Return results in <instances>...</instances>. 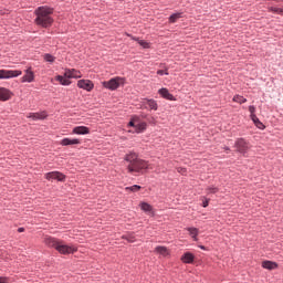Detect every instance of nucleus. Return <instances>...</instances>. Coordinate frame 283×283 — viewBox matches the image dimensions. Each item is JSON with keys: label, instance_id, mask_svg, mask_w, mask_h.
Here are the masks:
<instances>
[{"label": "nucleus", "instance_id": "16", "mask_svg": "<svg viewBox=\"0 0 283 283\" xmlns=\"http://www.w3.org/2000/svg\"><path fill=\"white\" fill-rule=\"evenodd\" d=\"M147 129V123L140 122L139 118H137V123L135 124V132L136 134H143Z\"/></svg>", "mask_w": 283, "mask_h": 283}, {"label": "nucleus", "instance_id": "23", "mask_svg": "<svg viewBox=\"0 0 283 283\" xmlns=\"http://www.w3.org/2000/svg\"><path fill=\"white\" fill-rule=\"evenodd\" d=\"M133 41H137V43H139V45L142 48H144V50H149L150 48V44L149 42L145 41V40H140L139 38H135V36H132Z\"/></svg>", "mask_w": 283, "mask_h": 283}, {"label": "nucleus", "instance_id": "30", "mask_svg": "<svg viewBox=\"0 0 283 283\" xmlns=\"http://www.w3.org/2000/svg\"><path fill=\"white\" fill-rule=\"evenodd\" d=\"M126 191H133V192L140 191V186L134 185L132 187H126Z\"/></svg>", "mask_w": 283, "mask_h": 283}, {"label": "nucleus", "instance_id": "20", "mask_svg": "<svg viewBox=\"0 0 283 283\" xmlns=\"http://www.w3.org/2000/svg\"><path fill=\"white\" fill-rule=\"evenodd\" d=\"M262 268L266 269L268 271H273V270L277 269V263H275L273 261H263Z\"/></svg>", "mask_w": 283, "mask_h": 283}, {"label": "nucleus", "instance_id": "19", "mask_svg": "<svg viewBox=\"0 0 283 283\" xmlns=\"http://www.w3.org/2000/svg\"><path fill=\"white\" fill-rule=\"evenodd\" d=\"M155 253L163 255V258H167V255H169V249H167V247L158 245L155 248Z\"/></svg>", "mask_w": 283, "mask_h": 283}, {"label": "nucleus", "instance_id": "11", "mask_svg": "<svg viewBox=\"0 0 283 283\" xmlns=\"http://www.w3.org/2000/svg\"><path fill=\"white\" fill-rule=\"evenodd\" d=\"M142 105L145 109H154V112L158 111V103L155 99H144Z\"/></svg>", "mask_w": 283, "mask_h": 283}, {"label": "nucleus", "instance_id": "28", "mask_svg": "<svg viewBox=\"0 0 283 283\" xmlns=\"http://www.w3.org/2000/svg\"><path fill=\"white\" fill-rule=\"evenodd\" d=\"M233 102L242 105V103H247V98H244L242 95H234Z\"/></svg>", "mask_w": 283, "mask_h": 283}, {"label": "nucleus", "instance_id": "17", "mask_svg": "<svg viewBox=\"0 0 283 283\" xmlns=\"http://www.w3.org/2000/svg\"><path fill=\"white\" fill-rule=\"evenodd\" d=\"M196 259V256L193 255V253L191 252H186L182 256H181V262H184V264H191L193 263V260Z\"/></svg>", "mask_w": 283, "mask_h": 283}, {"label": "nucleus", "instance_id": "38", "mask_svg": "<svg viewBox=\"0 0 283 283\" xmlns=\"http://www.w3.org/2000/svg\"><path fill=\"white\" fill-rule=\"evenodd\" d=\"M23 231H25V228H19V229H18V232H19V233H23Z\"/></svg>", "mask_w": 283, "mask_h": 283}, {"label": "nucleus", "instance_id": "36", "mask_svg": "<svg viewBox=\"0 0 283 283\" xmlns=\"http://www.w3.org/2000/svg\"><path fill=\"white\" fill-rule=\"evenodd\" d=\"M8 282H10V279L6 276H0V283H8Z\"/></svg>", "mask_w": 283, "mask_h": 283}, {"label": "nucleus", "instance_id": "32", "mask_svg": "<svg viewBox=\"0 0 283 283\" xmlns=\"http://www.w3.org/2000/svg\"><path fill=\"white\" fill-rule=\"evenodd\" d=\"M157 74H158L159 76H164V74H165L166 76H169V72H167V70H159V71H157Z\"/></svg>", "mask_w": 283, "mask_h": 283}, {"label": "nucleus", "instance_id": "8", "mask_svg": "<svg viewBox=\"0 0 283 283\" xmlns=\"http://www.w3.org/2000/svg\"><path fill=\"white\" fill-rule=\"evenodd\" d=\"M46 180H59V182L65 181V175L59 171H51L45 174Z\"/></svg>", "mask_w": 283, "mask_h": 283}, {"label": "nucleus", "instance_id": "26", "mask_svg": "<svg viewBox=\"0 0 283 283\" xmlns=\"http://www.w3.org/2000/svg\"><path fill=\"white\" fill-rule=\"evenodd\" d=\"M182 18V13H175L169 17V23H176L178 19Z\"/></svg>", "mask_w": 283, "mask_h": 283}, {"label": "nucleus", "instance_id": "9", "mask_svg": "<svg viewBox=\"0 0 283 283\" xmlns=\"http://www.w3.org/2000/svg\"><path fill=\"white\" fill-rule=\"evenodd\" d=\"M21 83H34V71H32V67L24 71V75L21 77Z\"/></svg>", "mask_w": 283, "mask_h": 283}, {"label": "nucleus", "instance_id": "39", "mask_svg": "<svg viewBox=\"0 0 283 283\" xmlns=\"http://www.w3.org/2000/svg\"><path fill=\"white\" fill-rule=\"evenodd\" d=\"M199 249H201L202 251H207V248L205 245H199Z\"/></svg>", "mask_w": 283, "mask_h": 283}, {"label": "nucleus", "instance_id": "14", "mask_svg": "<svg viewBox=\"0 0 283 283\" xmlns=\"http://www.w3.org/2000/svg\"><path fill=\"white\" fill-rule=\"evenodd\" d=\"M60 145H62V147H67L70 145H81V139H70V138H63L61 142H60Z\"/></svg>", "mask_w": 283, "mask_h": 283}, {"label": "nucleus", "instance_id": "2", "mask_svg": "<svg viewBox=\"0 0 283 283\" xmlns=\"http://www.w3.org/2000/svg\"><path fill=\"white\" fill-rule=\"evenodd\" d=\"M44 244L46 247H50V249H55V251H59L61 255H70L78 251V248H76V245H69L65 243V241L52 237H46L44 239Z\"/></svg>", "mask_w": 283, "mask_h": 283}, {"label": "nucleus", "instance_id": "10", "mask_svg": "<svg viewBox=\"0 0 283 283\" xmlns=\"http://www.w3.org/2000/svg\"><path fill=\"white\" fill-rule=\"evenodd\" d=\"M77 87L81 90H86V92H92L94 90V83L90 80H80L77 82Z\"/></svg>", "mask_w": 283, "mask_h": 283}, {"label": "nucleus", "instance_id": "13", "mask_svg": "<svg viewBox=\"0 0 283 283\" xmlns=\"http://www.w3.org/2000/svg\"><path fill=\"white\" fill-rule=\"evenodd\" d=\"M72 134H76L77 136H85L90 134V128H87V126H77L73 128Z\"/></svg>", "mask_w": 283, "mask_h": 283}, {"label": "nucleus", "instance_id": "33", "mask_svg": "<svg viewBox=\"0 0 283 283\" xmlns=\"http://www.w3.org/2000/svg\"><path fill=\"white\" fill-rule=\"evenodd\" d=\"M124 239L127 240L128 242H136V239L132 234L124 237Z\"/></svg>", "mask_w": 283, "mask_h": 283}, {"label": "nucleus", "instance_id": "34", "mask_svg": "<svg viewBox=\"0 0 283 283\" xmlns=\"http://www.w3.org/2000/svg\"><path fill=\"white\" fill-rule=\"evenodd\" d=\"M250 116L255 115V106H249Z\"/></svg>", "mask_w": 283, "mask_h": 283}, {"label": "nucleus", "instance_id": "24", "mask_svg": "<svg viewBox=\"0 0 283 283\" xmlns=\"http://www.w3.org/2000/svg\"><path fill=\"white\" fill-rule=\"evenodd\" d=\"M251 120H253L254 125L259 128V129H264V124L262 122H260V118H258L256 115H250Z\"/></svg>", "mask_w": 283, "mask_h": 283}, {"label": "nucleus", "instance_id": "15", "mask_svg": "<svg viewBox=\"0 0 283 283\" xmlns=\"http://www.w3.org/2000/svg\"><path fill=\"white\" fill-rule=\"evenodd\" d=\"M28 118H32L33 120H45L48 118V114L45 112L42 113H30Z\"/></svg>", "mask_w": 283, "mask_h": 283}, {"label": "nucleus", "instance_id": "29", "mask_svg": "<svg viewBox=\"0 0 283 283\" xmlns=\"http://www.w3.org/2000/svg\"><path fill=\"white\" fill-rule=\"evenodd\" d=\"M71 75H72V78H81L83 76L81 74V71H76L75 69H71Z\"/></svg>", "mask_w": 283, "mask_h": 283}, {"label": "nucleus", "instance_id": "4", "mask_svg": "<svg viewBox=\"0 0 283 283\" xmlns=\"http://www.w3.org/2000/svg\"><path fill=\"white\" fill-rule=\"evenodd\" d=\"M103 87L106 90H111V92H114L115 90L119 88L120 85H125V78L124 77H113L109 81L102 82Z\"/></svg>", "mask_w": 283, "mask_h": 283}, {"label": "nucleus", "instance_id": "3", "mask_svg": "<svg viewBox=\"0 0 283 283\" xmlns=\"http://www.w3.org/2000/svg\"><path fill=\"white\" fill-rule=\"evenodd\" d=\"M128 174H140L143 169H149V164L140 158L136 153H129L125 156Z\"/></svg>", "mask_w": 283, "mask_h": 283}, {"label": "nucleus", "instance_id": "37", "mask_svg": "<svg viewBox=\"0 0 283 283\" xmlns=\"http://www.w3.org/2000/svg\"><path fill=\"white\" fill-rule=\"evenodd\" d=\"M202 207H209V200L203 201Z\"/></svg>", "mask_w": 283, "mask_h": 283}, {"label": "nucleus", "instance_id": "12", "mask_svg": "<svg viewBox=\"0 0 283 283\" xmlns=\"http://www.w3.org/2000/svg\"><path fill=\"white\" fill-rule=\"evenodd\" d=\"M13 94L10 90L6 87H0V101L6 102L12 98Z\"/></svg>", "mask_w": 283, "mask_h": 283}, {"label": "nucleus", "instance_id": "31", "mask_svg": "<svg viewBox=\"0 0 283 283\" xmlns=\"http://www.w3.org/2000/svg\"><path fill=\"white\" fill-rule=\"evenodd\" d=\"M138 123V117H134L129 123L128 127H134L136 129V124Z\"/></svg>", "mask_w": 283, "mask_h": 283}, {"label": "nucleus", "instance_id": "18", "mask_svg": "<svg viewBox=\"0 0 283 283\" xmlns=\"http://www.w3.org/2000/svg\"><path fill=\"white\" fill-rule=\"evenodd\" d=\"M158 94H160L163 98H166V101H175L174 96L171 95V93H169V90L167 88H160L158 91Z\"/></svg>", "mask_w": 283, "mask_h": 283}, {"label": "nucleus", "instance_id": "5", "mask_svg": "<svg viewBox=\"0 0 283 283\" xmlns=\"http://www.w3.org/2000/svg\"><path fill=\"white\" fill-rule=\"evenodd\" d=\"M67 78H72V69L71 70L70 69L65 70L64 76H62V75L55 76V81H59V83L61 85H65V86L72 85V81H70Z\"/></svg>", "mask_w": 283, "mask_h": 283}, {"label": "nucleus", "instance_id": "6", "mask_svg": "<svg viewBox=\"0 0 283 283\" xmlns=\"http://www.w3.org/2000/svg\"><path fill=\"white\" fill-rule=\"evenodd\" d=\"M234 147L237 148V151L243 156L247 154V151H249V143L242 138L237 139Z\"/></svg>", "mask_w": 283, "mask_h": 283}, {"label": "nucleus", "instance_id": "22", "mask_svg": "<svg viewBox=\"0 0 283 283\" xmlns=\"http://www.w3.org/2000/svg\"><path fill=\"white\" fill-rule=\"evenodd\" d=\"M187 231L189 232V235H191L192 240L198 242V234L200 233V230H198V228H187Z\"/></svg>", "mask_w": 283, "mask_h": 283}, {"label": "nucleus", "instance_id": "35", "mask_svg": "<svg viewBox=\"0 0 283 283\" xmlns=\"http://www.w3.org/2000/svg\"><path fill=\"white\" fill-rule=\"evenodd\" d=\"M209 193H218V188L217 187H212L208 189Z\"/></svg>", "mask_w": 283, "mask_h": 283}, {"label": "nucleus", "instance_id": "7", "mask_svg": "<svg viewBox=\"0 0 283 283\" xmlns=\"http://www.w3.org/2000/svg\"><path fill=\"white\" fill-rule=\"evenodd\" d=\"M23 72L15 70V71H9V70H0V78H17V76H21Z\"/></svg>", "mask_w": 283, "mask_h": 283}, {"label": "nucleus", "instance_id": "40", "mask_svg": "<svg viewBox=\"0 0 283 283\" xmlns=\"http://www.w3.org/2000/svg\"><path fill=\"white\" fill-rule=\"evenodd\" d=\"M226 151H229V148H226Z\"/></svg>", "mask_w": 283, "mask_h": 283}, {"label": "nucleus", "instance_id": "27", "mask_svg": "<svg viewBox=\"0 0 283 283\" xmlns=\"http://www.w3.org/2000/svg\"><path fill=\"white\" fill-rule=\"evenodd\" d=\"M44 61H46V63H54V61H56V57H54L52 54L46 53L43 55Z\"/></svg>", "mask_w": 283, "mask_h": 283}, {"label": "nucleus", "instance_id": "25", "mask_svg": "<svg viewBox=\"0 0 283 283\" xmlns=\"http://www.w3.org/2000/svg\"><path fill=\"white\" fill-rule=\"evenodd\" d=\"M269 12H273L274 14L283 15V9L277 7H269Z\"/></svg>", "mask_w": 283, "mask_h": 283}, {"label": "nucleus", "instance_id": "1", "mask_svg": "<svg viewBox=\"0 0 283 283\" xmlns=\"http://www.w3.org/2000/svg\"><path fill=\"white\" fill-rule=\"evenodd\" d=\"M35 20L34 23L40 25V28H51L54 23L52 14H54V9L50 7H39L34 11Z\"/></svg>", "mask_w": 283, "mask_h": 283}, {"label": "nucleus", "instance_id": "21", "mask_svg": "<svg viewBox=\"0 0 283 283\" xmlns=\"http://www.w3.org/2000/svg\"><path fill=\"white\" fill-rule=\"evenodd\" d=\"M139 207L142 211H145V213L154 214V208L151 207V205L147 202H142Z\"/></svg>", "mask_w": 283, "mask_h": 283}]
</instances>
